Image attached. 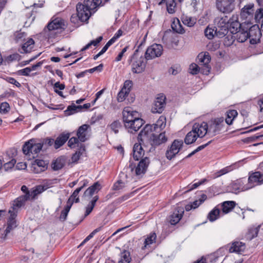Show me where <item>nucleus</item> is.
Returning a JSON list of instances; mask_svg holds the SVG:
<instances>
[{
    "label": "nucleus",
    "mask_w": 263,
    "mask_h": 263,
    "mask_svg": "<svg viewBox=\"0 0 263 263\" xmlns=\"http://www.w3.org/2000/svg\"><path fill=\"white\" fill-rule=\"evenodd\" d=\"M165 4L167 12L170 14H173L176 11V3L175 0H162L159 5Z\"/></svg>",
    "instance_id": "nucleus-27"
},
{
    "label": "nucleus",
    "mask_w": 263,
    "mask_h": 263,
    "mask_svg": "<svg viewBox=\"0 0 263 263\" xmlns=\"http://www.w3.org/2000/svg\"><path fill=\"white\" fill-rule=\"evenodd\" d=\"M156 234L155 232L151 233L145 239L144 245V246L142 247V249L143 250L146 248L148 246H149L151 245L155 242L156 239Z\"/></svg>",
    "instance_id": "nucleus-34"
},
{
    "label": "nucleus",
    "mask_w": 263,
    "mask_h": 263,
    "mask_svg": "<svg viewBox=\"0 0 263 263\" xmlns=\"http://www.w3.org/2000/svg\"><path fill=\"white\" fill-rule=\"evenodd\" d=\"M192 128L199 138L203 137L206 134L209 135V126L206 122L195 123Z\"/></svg>",
    "instance_id": "nucleus-14"
},
{
    "label": "nucleus",
    "mask_w": 263,
    "mask_h": 263,
    "mask_svg": "<svg viewBox=\"0 0 263 263\" xmlns=\"http://www.w3.org/2000/svg\"><path fill=\"white\" fill-rule=\"evenodd\" d=\"M100 184L98 182H96L85 191L83 196L86 198H90L95 193H97L100 191Z\"/></svg>",
    "instance_id": "nucleus-21"
},
{
    "label": "nucleus",
    "mask_w": 263,
    "mask_h": 263,
    "mask_svg": "<svg viewBox=\"0 0 263 263\" xmlns=\"http://www.w3.org/2000/svg\"><path fill=\"white\" fill-rule=\"evenodd\" d=\"M183 144L182 140H175L166 152L165 156L167 159H172L179 153Z\"/></svg>",
    "instance_id": "nucleus-8"
},
{
    "label": "nucleus",
    "mask_w": 263,
    "mask_h": 263,
    "mask_svg": "<svg viewBox=\"0 0 263 263\" xmlns=\"http://www.w3.org/2000/svg\"><path fill=\"white\" fill-rule=\"evenodd\" d=\"M126 186L125 182L119 180L114 183L112 189L115 191H119L123 189Z\"/></svg>",
    "instance_id": "nucleus-51"
},
{
    "label": "nucleus",
    "mask_w": 263,
    "mask_h": 263,
    "mask_svg": "<svg viewBox=\"0 0 263 263\" xmlns=\"http://www.w3.org/2000/svg\"><path fill=\"white\" fill-rule=\"evenodd\" d=\"M48 188V187L45 185H40L37 186L35 189H33L31 191L30 195L31 196V199L34 198L37 195L42 193L43 192L46 190Z\"/></svg>",
    "instance_id": "nucleus-43"
},
{
    "label": "nucleus",
    "mask_w": 263,
    "mask_h": 263,
    "mask_svg": "<svg viewBox=\"0 0 263 263\" xmlns=\"http://www.w3.org/2000/svg\"><path fill=\"white\" fill-rule=\"evenodd\" d=\"M143 145L142 144L139 142V143H135L133 147V157L135 160L138 161L140 159H143L144 154L145 150L143 148Z\"/></svg>",
    "instance_id": "nucleus-19"
},
{
    "label": "nucleus",
    "mask_w": 263,
    "mask_h": 263,
    "mask_svg": "<svg viewBox=\"0 0 263 263\" xmlns=\"http://www.w3.org/2000/svg\"><path fill=\"white\" fill-rule=\"evenodd\" d=\"M263 137V135H258V136H251V137L245 138L243 141L245 143H252L254 141H256L257 139H258L260 137Z\"/></svg>",
    "instance_id": "nucleus-60"
},
{
    "label": "nucleus",
    "mask_w": 263,
    "mask_h": 263,
    "mask_svg": "<svg viewBox=\"0 0 263 263\" xmlns=\"http://www.w3.org/2000/svg\"><path fill=\"white\" fill-rule=\"evenodd\" d=\"M248 182L251 189L256 185H259L263 183V174L259 172L252 173L248 178Z\"/></svg>",
    "instance_id": "nucleus-15"
},
{
    "label": "nucleus",
    "mask_w": 263,
    "mask_h": 263,
    "mask_svg": "<svg viewBox=\"0 0 263 263\" xmlns=\"http://www.w3.org/2000/svg\"><path fill=\"white\" fill-rule=\"evenodd\" d=\"M149 163V160L147 157L142 159L135 168V174L137 176L143 175L145 173Z\"/></svg>",
    "instance_id": "nucleus-17"
},
{
    "label": "nucleus",
    "mask_w": 263,
    "mask_h": 263,
    "mask_svg": "<svg viewBox=\"0 0 263 263\" xmlns=\"http://www.w3.org/2000/svg\"><path fill=\"white\" fill-rule=\"evenodd\" d=\"M79 139L76 137L71 138L68 142V145L70 148H72L76 147V145L78 143Z\"/></svg>",
    "instance_id": "nucleus-61"
},
{
    "label": "nucleus",
    "mask_w": 263,
    "mask_h": 263,
    "mask_svg": "<svg viewBox=\"0 0 263 263\" xmlns=\"http://www.w3.org/2000/svg\"><path fill=\"white\" fill-rule=\"evenodd\" d=\"M34 42L32 39L29 38L24 43L22 48L24 53H28L31 52L34 47Z\"/></svg>",
    "instance_id": "nucleus-36"
},
{
    "label": "nucleus",
    "mask_w": 263,
    "mask_h": 263,
    "mask_svg": "<svg viewBox=\"0 0 263 263\" xmlns=\"http://www.w3.org/2000/svg\"><path fill=\"white\" fill-rule=\"evenodd\" d=\"M141 44L136 49L132 57V70L134 73H140L142 72L146 67L147 61L143 57L142 54H139L140 49L142 47Z\"/></svg>",
    "instance_id": "nucleus-1"
},
{
    "label": "nucleus",
    "mask_w": 263,
    "mask_h": 263,
    "mask_svg": "<svg viewBox=\"0 0 263 263\" xmlns=\"http://www.w3.org/2000/svg\"><path fill=\"white\" fill-rule=\"evenodd\" d=\"M69 134L63 133L61 134L54 141V148L58 149L62 146L68 139Z\"/></svg>",
    "instance_id": "nucleus-29"
},
{
    "label": "nucleus",
    "mask_w": 263,
    "mask_h": 263,
    "mask_svg": "<svg viewBox=\"0 0 263 263\" xmlns=\"http://www.w3.org/2000/svg\"><path fill=\"white\" fill-rule=\"evenodd\" d=\"M29 199V193H27V195H24L18 197L14 201V209L16 208H20L23 205H24L25 201Z\"/></svg>",
    "instance_id": "nucleus-32"
},
{
    "label": "nucleus",
    "mask_w": 263,
    "mask_h": 263,
    "mask_svg": "<svg viewBox=\"0 0 263 263\" xmlns=\"http://www.w3.org/2000/svg\"><path fill=\"white\" fill-rule=\"evenodd\" d=\"M245 249V245L244 243L240 241L234 242L231 247L229 248V252L231 253H240L244 251Z\"/></svg>",
    "instance_id": "nucleus-24"
},
{
    "label": "nucleus",
    "mask_w": 263,
    "mask_h": 263,
    "mask_svg": "<svg viewBox=\"0 0 263 263\" xmlns=\"http://www.w3.org/2000/svg\"><path fill=\"white\" fill-rule=\"evenodd\" d=\"M14 36L15 40L16 42H18L24 41L26 35L24 32H17L15 33Z\"/></svg>",
    "instance_id": "nucleus-58"
},
{
    "label": "nucleus",
    "mask_w": 263,
    "mask_h": 263,
    "mask_svg": "<svg viewBox=\"0 0 263 263\" xmlns=\"http://www.w3.org/2000/svg\"><path fill=\"white\" fill-rule=\"evenodd\" d=\"M197 137H198V136H197V134H196L192 129V130L189 132L186 135L184 139V142L186 144H192L195 142Z\"/></svg>",
    "instance_id": "nucleus-35"
},
{
    "label": "nucleus",
    "mask_w": 263,
    "mask_h": 263,
    "mask_svg": "<svg viewBox=\"0 0 263 263\" xmlns=\"http://www.w3.org/2000/svg\"><path fill=\"white\" fill-rule=\"evenodd\" d=\"M236 39L238 42L243 43L248 39V33L247 30L243 29L239 30L236 33Z\"/></svg>",
    "instance_id": "nucleus-37"
},
{
    "label": "nucleus",
    "mask_w": 263,
    "mask_h": 263,
    "mask_svg": "<svg viewBox=\"0 0 263 263\" xmlns=\"http://www.w3.org/2000/svg\"><path fill=\"white\" fill-rule=\"evenodd\" d=\"M128 95L127 91L121 89L120 92L118 94L117 100L118 102H123L125 99L126 97Z\"/></svg>",
    "instance_id": "nucleus-55"
},
{
    "label": "nucleus",
    "mask_w": 263,
    "mask_h": 263,
    "mask_svg": "<svg viewBox=\"0 0 263 263\" xmlns=\"http://www.w3.org/2000/svg\"><path fill=\"white\" fill-rule=\"evenodd\" d=\"M32 168L35 173H40L47 168V163L43 160H36L32 164Z\"/></svg>",
    "instance_id": "nucleus-22"
},
{
    "label": "nucleus",
    "mask_w": 263,
    "mask_h": 263,
    "mask_svg": "<svg viewBox=\"0 0 263 263\" xmlns=\"http://www.w3.org/2000/svg\"><path fill=\"white\" fill-rule=\"evenodd\" d=\"M230 30L233 34H235L239 31L240 29V24L237 21L230 22Z\"/></svg>",
    "instance_id": "nucleus-44"
},
{
    "label": "nucleus",
    "mask_w": 263,
    "mask_h": 263,
    "mask_svg": "<svg viewBox=\"0 0 263 263\" xmlns=\"http://www.w3.org/2000/svg\"><path fill=\"white\" fill-rule=\"evenodd\" d=\"M258 231L259 228L258 227L251 229L249 230V233L247 234V238L250 240H251L256 237L257 236Z\"/></svg>",
    "instance_id": "nucleus-52"
},
{
    "label": "nucleus",
    "mask_w": 263,
    "mask_h": 263,
    "mask_svg": "<svg viewBox=\"0 0 263 263\" xmlns=\"http://www.w3.org/2000/svg\"><path fill=\"white\" fill-rule=\"evenodd\" d=\"M70 204H67L64 208V210L61 212V215L60 216V219L62 221H65L66 219L68 212H69L71 208Z\"/></svg>",
    "instance_id": "nucleus-48"
},
{
    "label": "nucleus",
    "mask_w": 263,
    "mask_h": 263,
    "mask_svg": "<svg viewBox=\"0 0 263 263\" xmlns=\"http://www.w3.org/2000/svg\"><path fill=\"white\" fill-rule=\"evenodd\" d=\"M144 123V122L143 120L140 117L135 120L134 119L131 121H130L129 123L126 122L124 124L125 127L128 131H132V129H133V128L134 127L132 126V124L135 123L136 124V126H137L136 128H140L143 125Z\"/></svg>",
    "instance_id": "nucleus-25"
},
{
    "label": "nucleus",
    "mask_w": 263,
    "mask_h": 263,
    "mask_svg": "<svg viewBox=\"0 0 263 263\" xmlns=\"http://www.w3.org/2000/svg\"><path fill=\"white\" fill-rule=\"evenodd\" d=\"M248 39L251 44H255L258 43L261 36V31L258 26H252L248 31Z\"/></svg>",
    "instance_id": "nucleus-13"
},
{
    "label": "nucleus",
    "mask_w": 263,
    "mask_h": 263,
    "mask_svg": "<svg viewBox=\"0 0 263 263\" xmlns=\"http://www.w3.org/2000/svg\"><path fill=\"white\" fill-rule=\"evenodd\" d=\"M184 213V209L182 207H177L173 213L170 216V223L171 224H177L181 219Z\"/></svg>",
    "instance_id": "nucleus-18"
},
{
    "label": "nucleus",
    "mask_w": 263,
    "mask_h": 263,
    "mask_svg": "<svg viewBox=\"0 0 263 263\" xmlns=\"http://www.w3.org/2000/svg\"><path fill=\"white\" fill-rule=\"evenodd\" d=\"M165 104V97L163 95H159L153 104L152 112L161 114L163 111Z\"/></svg>",
    "instance_id": "nucleus-11"
},
{
    "label": "nucleus",
    "mask_w": 263,
    "mask_h": 263,
    "mask_svg": "<svg viewBox=\"0 0 263 263\" xmlns=\"http://www.w3.org/2000/svg\"><path fill=\"white\" fill-rule=\"evenodd\" d=\"M181 20L184 25L188 27H192L196 23V20L192 17L183 15L181 17Z\"/></svg>",
    "instance_id": "nucleus-46"
},
{
    "label": "nucleus",
    "mask_w": 263,
    "mask_h": 263,
    "mask_svg": "<svg viewBox=\"0 0 263 263\" xmlns=\"http://www.w3.org/2000/svg\"><path fill=\"white\" fill-rule=\"evenodd\" d=\"M110 127L115 134H117L121 127V123L119 121H115L110 125Z\"/></svg>",
    "instance_id": "nucleus-56"
},
{
    "label": "nucleus",
    "mask_w": 263,
    "mask_h": 263,
    "mask_svg": "<svg viewBox=\"0 0 263 263\" xmlns=\"http://www.w3.org/2000/svg\"><path fill=\"white\" fill-rule=\"evenodd\" d=\"M79 107L78 105L76 106L75 105L69 106L66 110H65V113L67 116L72 115L80 111Z\"/></svg>",
    "instance_id": "nucleus-49"
},
{
    "label": "nucleus",
    "mask_w": 263,
    "mask_h": 263,
    "mask_svg": "<svg viewBox=\"0 0 263 263\" xmlns=\"http://www.w3.org/2000/svg\"><path fill=\"white\" fill-rule=\"evenodd\" d=\"M209 135L214 136L224 129L225 123L222 117L217 118L211 120L208 124Z\"/></svg>",
    "instance_id": "nucleus-5"
},
{
    "label": "nucleus",
    "mask_w": 263,
    "mask_h": 263,
    "mask_svg": "<svg viewBox=\"0 0 263 263\" xmlns=\"http://www.w3.org/2000/svg\"><path fill=\"white\" fill-rule=\"evenodd\" d=\"M153 125L154 130L156 133H159L165 128L166 126V118L164 116H161Z\"/></svg>",
    "instance_id": "nucleus-28"
},
{
    "label": "nucleus",
    "mask_w": 263,
    "mask_h": 263,
    "mask_svg": "<svg viewBox=\"0 0 263 263\" xmlns=\"http://www.w3.org/2000/svg\"><path fill=\"white\" fill-rule=\"evenodd\" d=\"M233 188L237 191L238 192L247 191L251 189L249 182L247 184H244L243 180H237L232 184Z\"/></svg>",
    "instance_id": "nucleus-23"
},
{
    "label": "nucleus",
    "mask_w": 263,
    "mask_h": 263,
    "mask_svg": "<svg viewBox=\"0 0 263 263\" xmlns=\"http://www.w3.org/2000/svg\"><path fill=\"white\" fill-rule=\"evenodd\" d=\"M218 10L223 13H230L235 8L234 0H216Z\"/></svg>",
    "instance_id": "nucleus-9"
},
{
    "label": "nucleus",
    "mask_w": 263,
    "mask_h": 263,
    "mask_svg": "<svg viewBox=\"0 0 263 263\" xmlns=\"http://www.w3.org/2000/svg\"><path fill=\"white\" fill-rule=\"evenodd\" d=\"M198 59L200 65H209V63L211 61V57L209 53H200L198 55Z\"/></svg>",
    "instance_id": "nucleus-41"
},
{
    "label": "nucleus",
    "mask_w": 263,
    "mask_h": 263,
    "mask_svg": "<svg viewBox=\"0 0 263 263\" xmlns=\"http://www.w3.org/2000/svg\"><path fill=\"white\" fill-rule=\"evenodd\" d=\"M167 141V137L165 136V132L160 133L159 135H155L154 134L152 139L148 144V147L146 151L151 152L154 149V146H158L165 143Z\"/></svg>",
    "instance_id": "nucleus-10"
},
{
    "label": "nucleus",
    "mask_w": 263,
    "mask_h": 263,
    "mask_svg": "<svg viewBox=\"0 0 263 263\" xmlns=\"http://www.w3.org/2000/svg\"><path fill=\"white\" fill-rule=\"evenodd\" d=\"M9 105L7 102H3L0 104V112L4 114H6L9 111Z\"/></svg>",
    "instance_id": "nucleus-57"
},
{
    "label": "nucleus",
    "mask_w": 263,
    "mask_h": 263,
    "mask_svg": "<svg viewBox=\"0 0 263 263\" xmlns=\"http://www.w3.org/2000/svg\"><path fill=\"white\" fill-rule=\"evenodd\" d=\"M200 67L196 64H192L190 66L191 73L193 74H197L199 71Z\"/></svg>",
    "instance_id": "nucleus-64"
},
{
    "label": "nucleus",
    "mask_w": 263,
    "mask_h": 263,
    "mask_svg": "<svg viewBox=\"0 0 263 263\" xmlns=\"http://www.w3.org/2000/svg\"><path fill=\"white\" fill-rule=\"evenodd\" d=\"M99 197L98 196H95L93 197L92 200L90 201V203L89 204L87 205L86 207V210L85 212V216H87L92 211L93 208L95 206L96 203L98 200Z\"/></svg>",
    "instance_id": "nucleus-47"
},
{
    "label": "nucleus",
    "mask_w": 263,
    "mask_h": 263,
    "mask_svg": "<svg viewBox=\"0 0 263 263\" xmlns=\"http://www.w3.org/2000/svg\"><path fill=\"white\" fill-rule=\"evenodd\" d=\"M229 20L227 16L217 17L214 20L215 33L218 37H222L228 32Z\"/></svg>",
    "instance_id": "nucleus-2"
},
{
    "label": "nucleus",
    "mask_w": 263,
    "mask_h": 263,
    "mask_svg": "<svg viewBox=\"0 0 263 263\" xmlns=\"http://www.w3.org/2000/svg\"><path fill=\"white\" fill-rule=\"evenodd\" d=\"M163 51V46L160 44H154L149 46L145 52V59L147 60L160 57Z\"/></svg>",
    "instance_id": "nucleus-6"
},
{
    "label": "nucleus",
    "mask_w": 263,
    "mask_h": 263,
    "mask_svg": "<svg viewBox=\"0 0 263 263\" xmlns=\"http://www.w3.org/2000/svg\"><path fill=\"white\" fill-rule=\"evenodd\" d=\"M80 191L81 189H77L69 198L68 200H67V203L70 204V205H72L74 202H79L80 200L78 196V194Z\"/></svg>",
    "instance_id": "nucleus-39"
},
{
    "label": "nucleus",
    "mask_w": 263,
    "mask_h": 263,
    "mask_svg": "<svg viewBox=\"0 0 263 263\" xmlns=\"http://www.w3.org/2000/svg\"><path fill=\"white\" fill-rule=\"evenodd\" d=\"M131 259L129 252L127 251H124L120 254V258L118 263H129Z\"/></svg>",
    "instance_id": "nucleus-42"
},
{
    "label": "nucleus",
    "mask_w": 263,
    "mask_h": 263,
    "mask_svg": "<svg viewBox=\"0 0 263 263\" xmlns=\"http://www.w3.org/2000/svg\"><path fill=\"white\" fill-rule=\"evenodd\" d=\"M77 11L78 17L81 22L87 21L92 14V12L85 9L82 4H77Z\"/></svg>",
    "instance_id": "nucleus-16"
},
{
    "label": "nucleus",
    "mask_w": 263,
    "mask_h": 263,
    "mask_svg": "<svg viewBox=\"0 0 263 263\" xmlns=\"http://www.w3.org/2000/svg\"><path fill=\"white\" fill-rule=\"evenodd\" d=\"M102 36H99L96 40L91 41L90 43L82 48L81 51H83L88 49L91 45H93L95 46H97L102 41Z\"/></svg>",
    "instance_id": "nucleus-50"
},
{
    "label": "nucleus",
    "mask_w": 263,
    "mask_h": 263,
    "mask_svg": "<svg viewBox=\"0 0 263 263\" xmlns=\"http://www.w3.org/2000/svg\"><path fill=\"white\" fill-rule=\"evenodd\" d=\"M88 127V125L87 124H83L81 126L77 132V136L78 138L81 142H84L86 140V132L87 128Z\"/></svg>",
    "instance_id": "nucleus-30"
},
{
    "label": "nucleus",
    "mask_w": 263,
    "mask_h": 263,
    "mask_svg": "<svg viewBox=\"0 0 263 263\" xmlns=\"http://www.w3.org/2000/svg\"><path fill=\"white\" fill-rule=\"evenodd\" d=\"M99 3V0H84V3L82 5L85 9L93 13L95 12V9L98 6Z\"/></svg>",
    "instance_id": "nucleus-26"
},
{
    "label": "nucleus",
    "mask_w": 263,
    "mask_h": 263,
    "mask_svg": "<svg viewBox=\"0 0 263 263\" xmlns=\"http://www.w3.org/2000/svg\"><path fill=\"white\" fill-rule=\"evenodd\" d=\"M133 86V82L130 80H126L125 81L124 83V85L122 89L125 90L126 91H127V92L129 93L131 88Z\"/></svg>",
    "instance_id": "nucleus-59"
},
{
    "label": "nucleus",
    "mask_w": 263,
    "mask_h": 263,
    "mask_svg": "<svg viewBox=\"0 0 263 263\" xmlns=\"http://www.w3.org/2000/svg\"><path fill=\"white\" fill-rule=\"evenodd\" d=\"M238 115L236 110H230L227 112V117L226 118V123L228 125H231L233 123V120Z\"/></svg>",
    "instance_id": "nucleus-38"
},
{
    "label": "nucleus",
    "mask_w": 263,
    "mask_h": 263,
    "mask_svg": "<svg viewBox=\"0 0 263 263\" xmlns=\"http://www.w3.org/2000/svg\"><path fill=\"white\" fill-rule=\"evenodd\" d=\"M219 209L215 207L209 213L208 218L210 221H214L219 218Z\"/></svg>",
    "instance_id": "nucleus-45"
},
{
    "label": "nucleus",
    "mask_w": 263,
    "mask_h": 263,
    "mask_svg": "<svg viewBox=\"0 0 263 263\" xmlns=\"http://www.w3.org/2000/svg\"><path fill=\"white\" fill-rule=\"evenodd\" d=\"M123 121L124 124L129 123L130 121L136 119L141 117L140 114L136 111L133 110L130 107H126L122 111Z\"/></svg>",
    "instance_id": "nucleus-12"
},
{
    "label": "nucleus",
    "mask_w": 263,
    "mask_h": 263,
    "mask_svg": "<svg viewBox=\"0 0 263 263\" xmlns=\"http://www.w3.org/2000/svg\"><path fill=\"white\" fill-rule=\"evenodd\" d=\"M16 160L15 159H12L9 162L4 164V168L6 171H8L9 169L12 168L14 166Z\"/></svg>",
    "instance_id": "nucleus-63"
},
{
    "label": "nucleus",
    "mask_w": 263,
    "mask_h": 263,
    "mask_svg": "<svg viewBox=\"0 0 263 263\" xmlns=\"http://www.w3.org/2000/svg\"><path fill=\"white\" fill-rule=\"evenodd\" d=\"M236 203L233 201H227L223 202L222 204V211L224 214H227L232 210L235 207Z\"/></svg>",
    "instance_id": "nucleus-31"
},
{
    "label": "nucleus",
    "mask_w": 263,
    "mask_h": 263,
    "mask_svg": "<svg viewBox=\"0 0 263 263\" xmlns=\"http://www.w3.org/2000/svg\"><path fill=\"white\" fill-rule=\"evenodd\" d=\"M154 132L155 130H154L153 125L147 124L138 135V141L140 142L145 148L148 147L149 142L154 135Z\"/></svg>",
    "instance_id": "nucleus-3"
},
{
    "label": "nucleus",
    "mask_w": 263,
    "mask_h": 263,
    "mask_svg": "<svg viewBox=\"0 0 263 263\" xmlns=\"http://www.w3.org/2000/svg\"><path fill=\"white\" fill-rule=\"evenodd\" d=\"M65 27L64 21L62 18L53 17L50 22L48 23L46 28L44 29V31L46 33L47 31L51 32L59 29H64Z\"/></svg>",
    "instance_id": "nucleus-7"
},
{
    "label": "nucleus",
    "mask_w": 263,
    "mask_h": 263,
    "mask_svg": "<svg viewBox=\"0 0 263 263\" xmlns=\"http://www.w3.org/2000/svg\"><path fill=\"white\" fill-rule=\"evenodd\" d=\"M5 80H6L7 82L13 84L16 86L17 87H20L21 86V84L17 81L14 78L12 77H6L4 78Z\"/></svg>",
    "instance_id": "nucleus-62"
},
{
    "label": "nucleus",
    "mask_w": 263,
    "mask_h": 263,
    "mask_svg": "<svg viewBox=\"0 0 263 263\" xmlns=\"http://www.w3.org/2000/svg\"><path fill=\"white\" fill-rule=\"evenodd\" d=\"M42 146L43 145L41 143H35L34 140L31 139L24 144L23 151L24 154L34 158L41 151Z\"/></svg>",
    "instance_id": "nucleus-4"
},
{
    "label": "nucleus",
    "mask_w": 263,
    "mask_h": 263,
    "mask_svg": "<svg viewBox=\"0 0 263 263\" xmlns=\"http://www.w3.org/2000/svg\"><path fill=\"white\" fill-rule=\"evenodd\" d=\"M65 160L64 157H61L55 160L51 164L52 168L54 171L61 169L65 165Z\"/></svg>",
    "instance_id": "nucleus-33"
},
{
    "label": "nucleus",
    "mask_w": 263,
    "mask_h": 263,
    "mask_svg": "<svg viewBox=\"0 0 263 263\" xmlns=\"http://www.w3.org/2000/svg\"><path fill=\"white\" fill-rule=\"evenodd\" d=\"M253 14L252 7L250 6H245L241 10L240 16L242 18H248Z\"/></svg>",
    "instance_id": "nucleus-40"
},
{
    "label": "nucleus",
    "mask_w": 263,
    "mask_h": 263,
    "mask_svg": "<svg viewBox=\"0 0 263 263\" xmlns=\"http://www.w3.org/2000/svg\"><path fill=\"white\" fill-rule=\"evenodd\" d=\"M207 196L205 194H202L199 200L194 201L192 204L193 209H196L198 207L202 202H203L206 199Z\"/></svg>",
    "instance_id": "nucleus-53"
},
{
    "label": "nucleus",
    "mask_w": 263,
    "mask_h": 263,
    "mask_svg": "<svg viewBox=\"0 0 263 263\" xmlns=\"http://www.w3.org/2000/svg\"><path fill=\"white\" fill-rule=\"evenodd\" d=\"M215 30L214 29H212L211 28H206L204 31L205 35L209 39H212L214 35L216 36V34L215 33Z\"/></svg>",
    "instance_id": "nucleus-54"
},
{
    "label": "nucleus",
    "mask_w": 263,
    "mask_h": 263,
    "mask_svg": "<svg viewBox=\"0 0 263 263\" xmlns=\"http://www.w3.org/2000/svg\"><path fill=\"white\" fill-rule=\"evenodd\" d=\"M9 213H10L11 214L7 222V227L5 231V238L12 230L16 227L15 220L16 215L14 212H11L10 210L9 211Z\"/></svg>",
    "instance_id": "nucleus-20"
}]
</instances>
